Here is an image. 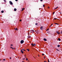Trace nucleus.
Returning <instances> with one entry per match:
<instances>
[{
	"label": "nucleus",
	"mask_w": 62,
	"mask_h": 62,
	"mask_svg": "<svg viewBox=\"0 0 62 62\" xmlns=\"http://www.w3.org/2000/svg\"><path fill=\"white\" fill-rule=\"evenodd\" d=\"M31 45H32V46H36V44H31Z\"/></svg>",
	"instance_id": "nucleus-1"
},
{
	"label": "nucleus",
	"mask_w": 62,
	"mask_h": 62,
	"mask_svg": "<svg viewBox=\"0 0 62 62\" xmlns=\"http://www.w3.org/2000/svg\"><path fill=\"white\" fill-rule=\"evenodd\" d=\"M31 33H34L35 32V31L33 30H31Z\"/></svg>",
	"instance_id": "nucleus-2"
},
{
	"label": "nucleus",
	"mask_w": 62,
	"mask_h": 62,
	"mask_svg": "<svg viewBox=\"0 0 62 62\" xmlns=\"http://www.w3.org/2000/svg\"><path fill=\"white\" fill-rule=\"evenodd\" d=\"M24 42V41H23V40H22L20 42L21 44H23V43Z\"/></svg>",
	"instance_id": "nucleus-3"
},
{
	"label": "nucleus",
	"mask_w": 62,
	"mask_h": 62,
	"mask_svg": "<svg viewBox=\"0 0 62 62\" xmlns=\"http://www.w3.org/2000/svg\"><path fill=\"white\" fill-rule=\"evenodd\" d=\"M10 48H11V49H12L13 50H15V47L13 48L11 46H10Z\"/></svg>",
	"instance_id": "nucleus-4"
},
{
	"label": "nucleus",
	"mask_w": 62,
	"mask_h": 62,
	"mask_svg": "<svg viewBox=\"0 0 62 62\" xmlns=\"http://www.w3.org/2000/svg\"><path fill=\"white\" fill-rule=\"evenodd\" d=\"M56 32L57 34H58V35H59L60 34V32H59V31H56Z\"/></svg>",
	"instance_id": "nucleus-5"
},
{
	"label": "nucleus",
	"mask_w": 62,
	"mask_h": 62,
	"mask_svg": "<svg viewBox=\"0 0 62 62\" xmlns=\"http://www.w3.org/2000/svg\"><path fill=\"white\" fill-rule=\"evenodd\" d=\"M9 3L11 5H13L12 2L11 1H9Z\"/></svg>",
	"instance_id": "nucleus-6"
},
{
	"label": "nucleus",
	"mask_w": 62,
	"mask_h": 62,
	"mask_svg": "<svg viewBox=\"0 0 62 62\" xmlns=\"http://www.w3.org/2000/svg\"><path fill=\"white\" fill-rule=\"evenodd\" d=\"M23 49H22V50L21 51V52L22 54H23Z\"/></svg>",
	"instance_id": "nucleus-7"
},
{
	"label": "nucleus",
	"mask_w": 62,
	"mask_h": 62,
	"mask_svg": "<svg viewBox=\"0 0 62 62\" xmlns=\"http://www.w3.org/2000/svg\"><path fill=\"white\" fill-rule=\"evenodd\" d=\"M40 29L41 30H43V27H40Z\"/></svg>",
	"instance_id": "nucleus-8"
},
{
	"label": "nucleus",
	"mask_w": 62,
	"mask_h": 62,
	"mask_svg": "<svg viewBox=\"0 0 62 62\" xmlns=\"http://www.w3.org/2000/svg\"><path fill=\"white\" fill-rule=\"evenodd\" d=\"M44 41H47V39L45 38H44Z\"/></svg>",
	"instance_id": "nucleus-9"
},
{
	"label": "nucleus",
	"mask_w": 62,
	"mask_h": 62,
	"mask_svg": "<svg viewBox=\"0 0 62 62\" xmlns=\"http://www.w3.org/2000/svg\"><path fill=\"white\" fill-rule=\"evenodd\" d=\"M28 38H29L30 39V38H31V36H28Z\"/></svg>",
	"instance_id": "nucleus-10"
},
{
	"label": "nucleus",
	"mask_w": 62,
	"mask_h": 62,
	"mask_svg": "<svg viewBox=\"0 0 62 62\" xmlns=\"http://www.w3.org/2000/svg\"><path fill=\"white\" fill-rule=\"evenodd\" d=\"M16 10H17V9L16 8H15L14 9V11H16Z\"/></svg>",
	"instance_id": "nucleus-11"
},
{
	"label": "nucleus",
	"mask_w": 62,
	"mask_h": 62,
	"mask_svg": "<svg viewBox=\"0 0 62 62\" xmlns=\"http://www.w3.org/2000/svg\"><path fill=\"white\" fill-rule=\"evenodd\" d=\"M15 30H16V31H17L18 30V28H16L15 29Z\"/></svg>",
	"instance_id": "nucleus-12"
},
{
	"label": "nucleus",
	"mask_w": 62,
	"mask_h": 62,
	"mask_svg": "<svg viewBox=\"0 0 62 62\" xmlns=\"http://www.w3.org/2000/svg\"><path fill=\"white\" fill-rule=\"evenodd\" d=\"M58 40H59V41H60V40H61V39H60V38H58Z\"/></svg>",
	"instance_id": "nucleus-13"
},
{
	"label": "nucleus",
	"mask_w": 62,
	"mask_h": 62,
	"mask_svg": "<svg viewBox=\"0 0 62 62\" xmlns=\"http://www.w3.org/2000/svg\"><path fill=\"white\" fill-rule=\"evenodd\" d=\"M24 8H23L22 9V11H23V10H24Z\"/></svg>",
	"instance_id": "nucleus-14"
},
{
	"label": "nucleus",
	"mask_w": 62,
	"mask_h": 62,
	"mask_svg": "<svg viewBox=\"0 0 62 62\" xmlns=\"http://www.w3.org/2000/svg\"><path fill=\"white\" fill-rule=\"evenodd\" d=\"M38 23H35V25H38Z\"/></svg>",
	"instance_id": "nucleus-15"
},
{
	"label": "nucleus",
	"mask_w": 62,
	"mask_h": 62,
	"mask_svg": "<svg viewBox=\"0 0 62 62\" xmlns=\"http://www.w3.org/2000/svg\"><path fill=\"white\" fill-rule=\"evenodd\" d=\"M26 50H27V51H28V52L29 51V49H27Z\"/></svg>",
	"instance_id": "nucleus-16"
},
{
	"label": "nucleus",
	"mask_w": 62,
	"mask_h": 62,
	"mask_svg": "<svg viewBox=\"0 0 62 62\" xmlns=\"http://www.w3.org/2000/svg\"><path fill=\"white\" fill-rule=\"evenodd\" d=\"M57 8H58V7H57L56 8H55L54 9H56Z\"/></svg>",
	"instance_id": "nucleus-17"
},
{
	"label": "nucleus",
	"mask_w": 62,
	"mask_h": 62,
	"mask_svg": "<svg viewBox=\"0 0 62 62\" xmlns=\"http://www.w3.org/2000/svg\"><path fill=\"white\" fill-rule=\"evenodd\" d=\"M56 50L57 51H60L59 50H58V49H56Z\"/></svg>",
	"instance_id": "nucleus-18"
},
{
	"label": "nucleus",
	"mask_w": 62,
	"mask_h": 62,
	"mask_svg": "<svg viewBox=\"0 0 62 62\" xmlns=\"http://www.w3.org/2000/svg\"><path fill=\"white\" fill-rule=\"evenodd\" d=\"M1 13H4V11H1Z\"/></svg>",
	"instance_id": "nucleus-19"
},
{
	"label": "nucleus",
	"mask_w": 62,
	"mask_h": 62,
	"mask_svg": "<svg viewBox=\"0 0 62 62\" xmlns=\"http://www.w3.org/2000/svg\"><path fill=\"white\" fill-rule=\"evenodd\" d=\"M57 46H58V47H60V45H58Z\"/></svg>",
	"instance_id": "nucleus-20"
},
{
	"label": "nucleus",
	"mask_w": 62,
	"mask_h": 62,
	"mask_svg": "<svg viewBox=\"0 0 62 62\" xmlns=\"http://www.w3.org/2000/svg\"><path fill=\"white\" fill-rule=\"evenodd\" d=\"M3 61H5L6 60V59H3Z\"/></svg>",
	"instance_id": "nucleus-21"
},
{
	"label": "nucleus",
	"mask_w": 62,
	"mask_h": 62,
	"mask_svg": "<svg viewBox=\"0 0 62 62\" xmlns=\"http://www.w3.org/2000/svg\"><path fill=\"white\" fill-rule=\"evenodd\" d=\"M49 29L48 28V29H47L46 30V31H48V30H49Z\"/></svg>",
	"instance_id": "nucleus-22"
},
{
	"label": "nucleus",
	"mask_w": 62,
	"mask_h": 62,
	"mask_svg": "<svg viewBox=\"0 0 62 62\" xmlns=\"http://www.w3.org/2000/svg\"><path fill=\"white\" fill-rule=\"evenodd\" d=\"M55 24H59L57 23H55Z\"/></svg>",
	"instance_id": "nucleus-23"
},
{
	"label": "nucleus",
	"mask_w": 62,
	"mask_h": 62,
	"mask_svg": "<svg viewBox=\"0 0 62 62\" xmlns=\"http://www.w3.org/2000/svg\"><path fill=\"white\" fill-rule=\"evenodd\" d=\"M5 2H6V0H3Z\"/></svg>",
	"instance_id": "nucleus-24"
},
{
	"label": "nucleus",
	"mask_w": 62,
	"mask_h": 62,
	"mask_svg": "<svg viewBox=\"0 0 62 62\" xmlns=\"http://www.w3.org/2000/svg\"><path fill=\"white\" fill-rule=\"evenodd\" d=\"M43 7H45V5H43Z\"/></svg>",
	"instance_id": "nucleus-25"
},
{
	"label": "nucleus",
	"mask_w": 62,
	"mask_h": 62,
	"mask_svg": "<svg viewBox=\"0 0 62 62\" xmlns=\"http://www.w3.org/2000/svg\"><path fill=\"white\" fill-rule=\"evenodd\" d=\"M10 45L11 46H13V45H12V44Z\"/></svg>",
	"instance_id": "nucleus-26"
},
{
	"label": "nucleus",
	"mask_w": 62,
	"mask_h": 62,
	"mask_svg": "<svg viewBox=\"0 0 62 62\" xmlns=\"http://www.w3.org/2000/svg\"><path fill=\"white\" fill-rule=\"evenodd\" d=\"M40 1H41V2H42V1H43V0H40Z\"/></svg>",
	"instance_id": "nucleus-27"
},
{
	"label": "nucleus",
	"mask_w": 62,
	"mask_h": 62,
	"mask_svg": "<svg viewBox=\"0 0 62 62\" xmlns=\"http://www.w3.org/2000/svg\"><path fill=\"white\" fill-rule=\"evenodd\" d=\"M28 60V59H27V58H26V61H27V60Z\"/></svg>",
	"instance_id": "nucleus-28"
},
{
	"label": "nucleus",
	"mask_w": 62,
	"mask_h": 62,
	"mask_svg": "<svg viewBox=\"0 0 62 62\" xmlns=\"http://www.w3.org/2000/svg\"><path fill=\"white\" fill-rule=\"evenodd\" d=\"M20 22H21V21H22V20H20Z\"/></svg>",
	"instance_id": "nucleus-29"
},
{
	"label": "nucleus",
	"mask_w": 62,
	"mask_h": 62,
	"mask_svg": "<svg viewBox=\"0 0 62 62\" xmlns=\"http://www.w3.org/2000/svg\"><path fill=\"white\" fill-rule=\"evenodd\" d=\"M54 19L55 20H56V18H54Z\"/></svg>",
	"instance_id": "nucleus-30"
},
{
	"label": "nucleus",
	"mask_w": 62,
	"mask_h": 62,
	"mask_svg": "<svg viewBox=\"0 0 62 62\" xmlns=\"http://www.w3.org/2000/svg\"><path fill=\"white\" fill-rule=\"evenodd\" d=\"M42 55H44V54H42Z\"/></svg>",
	"instance_id": "nucleus-31"
},
{
	"label": "nucleus",
	"mask_w": 62,
	"mask_h": 62,
	"mask_svg": "<svg viewBox=\"0 0 62 62\" xmlns=\"http://www.w3.org/2000/svg\"><path fill=\"white\" fill-rule=\"evenodd\" d=\"M25 58H23V60H24V59H25Z\"/></svg>",
	"instance_id": "nucleus-32"
},
{
	"label": "nucleus",
	"mask_w": 62,
	"mask_h": 62,
	"mask_svg": "<svg viewBox=\"0 0 62 62\" xmlns=\"http://www.w3.org/2000/svg\"><path fill=\"white\" fill-rule=\"evenodd\" d=\"M10 59H11V57H10Z\"/></svg>",
	"instance_id": "nucleus-33"
},
{
	"label": "nucleus",
	"mask_w": 62,
	"mask_h": 62,
	"mask_svg": "<svg viewBox=\"0 0 62 62\" xmlns=\"http://www.w3.org/2000/svg\"><path fill=\"white\" fill-rule=\"evenodd\" d=\"M47 8H50V7H48Z\"/></svg>",
	"instance_id": "nucleus-34"
},
{
	"label": "nucleus",
	"mask_w": 62,
	"mask_h": 62,
	"mask_svg": "<svg viewBox=\"0 0 62 62\" xmlns=\"http://www.w3.org/2000/svg\"><path fill=\"white\" fill-rule=\"evenodd\" d=\"M61 34H62V31H61Z\"/></svg>",
	"instance_id": "nucleus-35"
},
{
	"label": "nucleus",
	"mask_w": 62,
	"mask_h": 62,
	"mask_svg": "<svg viewBox=\"0 0 62 62\" xmlns=\"http://www.w3.org/2000/svg\"><path fill=\"white\" fill-rule=\"evenodd\" d=\"M16 1H18V0H15Z\"/></svg>",
	"instance_id": "nucleus-36"
},
{
	"label": "nucleus",
	"mask_w": 62,
	"mask_h": 62,
	"mask_svg": "<svg viewBox=\"0 0 62 62\" xmlns=\"http://www.w3.org/2000/svg\"><path fill=\"white\" fill-rule=\"evenodd\" d=\"M54 12L53 13V14H54Z\"/></svg>",
	"instance_id": "nucleus-37"
},
{
	"label": "nucleus",
	"mask_w": 62,
	"mask_h": 62,
	"mask_svg": "<svg viewBox=\"0 0 62 62\" xmlns=\"http://www.w3.org/2000/svg\"><path fill=\"white\" fill-rule=\"evenodd\" d=\"M48 60V62H50V61H49V60Z\"/></svg>",
	"instance_id": "nucleus-38"
},
{
	"label": "nucleus",
	"mask_w": 62,
	"mask_h": 62,
	"mask_svg": "<svg viewBox=\"0 0 62 62\" xmlns=\"http://www.w3.org/2000/svg\"><path fill=\"white\" fill-rule=\"evenodd\" d=\"M53 25V24H51V26H52Z\"/></svg>",
	"instance_id": "nucleus-39"
},
{
	"label": "nucleus",
	"mask_w": 62,
	"mask_h": 62,
	"mask_svg": "<svg viewBox=\"0 0 62 62\" xmlns=\"http://www.w3.org/2000/svg\"><path fill=\"white\" fill-rule=\"evenodd\" d=\"M46 57L45 56H44V58H45Z\"/></svg>",
	"instance_id": "nucleus-40"
},
{
	"label": "nucleus",
	"mask_w": 62,
	"mask_h": 62,
	"mask_svg": "<svg viewBox=\"0 0 62 62\" xmlns=\"http://www.w3.org/2000/svg\"><path fill=\"white\" fill-rule=\"evenodd\" d=\"M23 51H25V50L24 49H23Z\"/></svg>",
	"instance_id": "nucleus-41"
},
{
	"label": "nucleus",
	"mask_w": 62,
	"mask_h": 62,
	"mask_svg": "<svg viewBox=\"0 0 62 62\" xmlns=\"http://www.w3.org/2000/svg\"><path fill=\"white\" fill-rule=\"evenodd\" d=\"M44 62H47L46 61H45Z\"/></svg>",
	"instance_id": "nucleus-42"
},
{
	"label": "nucleus",
	"mask_w": 62,
	"mask_h": 62,
	"mask_svg": "<svg viewBox=\"0 0 62 62\" xmlns=\"http://www.w3.org/2000/svg\"><path fill=\"white\" fill-rule=\"evenodd\" d=\"M51 25L50 27H51Z\"/></svg>",
	"instance_id": "nucleus-43"
},
{
	"label": "nucleus",
	"mask_w": 62,
	"mask_h": 62,
	"mask_svg": "<svg viewBox=\"0 0 62 62\" xmlns=\"http://www.w3.org/2000/svg\"><path fill=\"white\" fill-rule=\"evenodd\" d=\"M0 60V61H1V60Z\"/></svg>",
	"instance_id": "nucleus-44"
},
{
	"label": "nucleus",
	"mask_w": 62,
	"mask_h": 62,
	"mask_svg": "<svg viewBox=\"0 0 62 62\" xmlns=\"http://www.w3.org/2000/svg\"><path fill=\"white\" fill-rule=\"evenodd\" d=\"M38 56H39V55H38Z\"/></svg>",
	"instance_id": "nucleus-45"
}]
</instances>
